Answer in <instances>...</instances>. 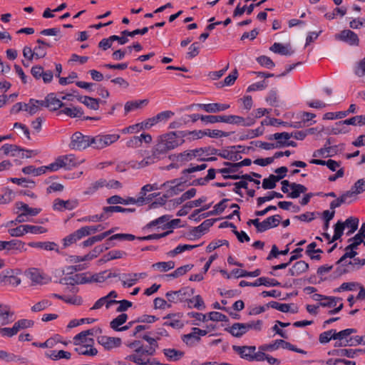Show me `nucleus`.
<instances>
[{"label":"nucleus","instance_id":"nucleus-1","mask_svg":"<svg viewBox=\"0 0 365 365\" xmlns=\"http://www.w3.org/2000/svg\"><path fill=\"white\" fill-rule=\"evenodd\" d=\"M183 143V140L178 138L175 132L166 133L160 137L157 144L154 146V155L159 158L168 151L173 150Z\"/></svg>","mask_w":365,"mask_h":365},{"label":"nucleus","instance_id":"nucleus-2","mask_svg":"<svg viewBox=\"0 0 365 365\" xmlns=\"http://www.w3.org/2000/svg\"><path fill=\"white\" fill-rule=\"evenodd\" d=\"M232 349L240 356L248 361H264V353L262 351L256 352L255 346H232Z\"/></svg>","mask_w":365,"mask_h":365},{"label":"nucleus","instance_id":"nucleus-3","mask_svg":"<svg viewBox=\"0 0 365 365\" xmlns=\"http://www.w3.org/2000/svg\"><path fill=\"white\" fill-rule=\"evenodd\" d=\"M80 162L74 155H66L58 157L55 161L51 163V171H57L61 168L71 170L79 165Z\"/></svg>","mask_w":365,"mask_h":365},{"label":"nucleus","instance_id":"nucleus-4","mask_svg":"<svg viewBox=\"0 0 365 365\" xmlns=\"http://www.w3.org/2000/svg\"><path fill=\"white\" fill-rule=\"evenodd\" d=\"M155 354L153 348H145L144 349H135L132 354L125 357V360L132 361L135 365H148V362L151 360L149 356Z\"/></svg>","mask_w":365,"mask_h":365},{"label":"nucleus","instance_id":"nucleus-5","mask_svg":"<svg viewBox=\"0 0 365 365\" xmlns=\"http://www.w3.org/2000/svg\"><path fill=\"white\" fill-rule=\"evenodd\" d=\"M194 294V289L189 287H183L178 291H170L165 294L166 299L170 303L178 304L183 302H187L188 298L192 296Z\"/></svg>","mask_w":365,"mask_h":365},{"label":"nucleus","instance_id":"nucleus-6","mask_svg":"<svg viewBox=\"0 0 365 365\" xmlns=\"http://www.w3.org/2000/svg\"><path fill=\"white\" fill-rule=\"evenodd\" d=\"M282 191L284 193H287V196L290 198H297L302 193H305L307 188L302 185L296 182H289L288 180H284L281 182Z\"/></svg>","mask_w":365,"mask_h":365},{"label":"nucleus","instance_id":"nucleus-7","mask_svg":"<svg viewBox=\"0 0 365 365\" xmlns=\"http://www.w3.org/2000/svg\"><path fill=\"white\" fill-rule=\"evenodd\" d=\"M91 137L83 135L80 132H76L71 136L69 147L73 150H85L91 146Z\"/></svg>","mask_w":365,"mask_h":365},{"label":"nucleus","instance_id":"nucleus-8","mask_svg":"<svg viewBox=\"0 0 365 365\" xmlns=\"http://www.w3.org/2000/svg\"><path fill=\"white\" fill-rule=\"evenodd\" d=\"M187 179L182 177L180 178L173 179L163 183L161 187H168V193L169 195H178L185 189V183Z\"/></svg>","mask_w":365,"mask_h":365},{"label":"nucleus","instance_id":"nucleus-9","mask_svg":"<svg viewBox=\"0 0 365 365\" xmlns=\"http://www.w3.org/2000/svg\"><path fill=\"white\" fill-rule=\"evenodd\" d=\"M203 153L202 148H196L193 150H187L182 153H178L175 156L176 163L180 165L192 161L195 158L200 156Z\"/></svg>","mask_w":365,"mask_h":365},{"label":"nucleus","instance_id":"nucleus-10","mask_svg":"<svg viewBox=\"0 0 365 365\" xmlns=\"http://www.w3.org/2000/svg\"><path fill=\"white\" fill-rule=\"evenodd\" d=\"M335 38L346 42L351 46H358L359 43V38L357 34L349 29H344L336 34Z\"/></svg>","mask_w":365,"mask_h":365},{"label":"nucleus","instance_id":"nucleus-11","mask_svg":"<svg viewBox=\"0 0 365 365\" xmlns=\"http://www.w3.org/2000/svg\"><path fill=\"white\" fill-rule=\"evenodd\" d=\"M78 201L77 200H63L60 198H56L53 202V209L59 212H63L66 210H72L77 207Z\"/></svg>","mask_w":365,"mask_h":365},{"label":"nucleus","instance_id":"nucleus-12","mask_svg":"<svg viewBox=\"0 0 365 365\" xmlns=\"http://www.w3.org/2000/svg\"><path fill=\"white\" fill-rule=\"evenodd\" d=\"M14 312L11 306L6 304H0V323L1 325H7L14 321Z\"/></svg>","mask_w":365,"mask_h":365},{"label":"nucleus","instance_id":"nucleus-13","mask_svg":"<svg viewBox=\"0 0 365 365\" xmlns=\"http://www.w3.org/2000/svg\"><path fill=\"white\" fill-rule=\"evenodd\" d=\"M16 250L20 252H25V243L18 240L11 241H0V250Z\"/></svg>","mask_w":365,"mask_h":365},{"label":"nucleus","instance_id":"nucleus-14","mask_svg":"<svg viewBox=\"0 0 365 365\" xmlns=\"http://www.w3.org/2000/svg\"><path fill=\"white\" fill-rule=\"evenodd\" d=\"M214 155H217L218 156L227 159L232 161H237L242 158L240 151L237 150L235 147H230V149L224 150L221 152L219 150L213 149V151L211 153Z\"/></svg>","mask_w":365,"mask_h":365},{"label":"nucleus","instance_id":"nucleus-15","mask_svg":"<svg viewBox=\"0 0 365 365\" xmlns=\"http://www.w3.org/2000/svg\"><path fill=\"white\" fill-rule=\"evenodd\" d=\"M88 272L75 274L71 276H66L61 279V282L68 285L86 284Z\"/></svg>","mask_w":365,"mask_h":365},{"label":"nucleus","instance_id":"nucleus-16","mask_svg":"<svg viewBox=\"0 0 365 365\" xmlns=\"http://www.w3.org/2000/svg\"><path fill=\"white\" fill-rule=\"evenodd\" d=\"M41 106L48 108L50 110H56L63 106L61 101L54 93H49L44 101H41Z\"/></svg>","mask_w":365,"mask_h":365},{"label":"nucleus","instance_id":"nucleus-17","mask_svg":"<svg viewBox=\"0 0 365 365\" xmlns=\"http://www.w3.org/2000/svg\"><path fill=\"white\" fill-rule=\"evenodd\" d=\"M150 143L152 141V136L148 133H142L139 136H133L126 142V146L130 148H137L142 145L143 142Z\"/></svg>","mask_w":365,"mask_h":365},{"label":"nucleus","instance_id":"nucleus-18","mask_svg":"<svg viewBox=\"0 0 365 365\" xmlns=\"http://www.w3.org/2000/svg\"><path fill=\"white\" fill-rule=\"evenodd\" d=\"M282 217L279 215L271 216L259 222V231L258 232H263L270 228L276 227L279 225Z\"/></svg>","mask_w":365,"mask_h":365},{"label":"nucleus","instance_id":"nucleus-19","mask_svg":"<svg viewBox=\"0 0 365 365\" xmlns=\"http://www.w3.org/2000/svg\"><path fill=\"white\" fill-rule=\"evenodd\" d=\"M255 122V118L250 117L244 118L243 117L235 115H226V123L229 124H235L247 127L253 125Z\"/></svg>","mask_w":365,"mask_h":365},{"label":"nucleus","instance_id":"nucleus-20","mask_svg":"<svg viewBox=\"0 0 365 365\" xmlns=\"http://www.w3.org/2000/svg\"><path fill=\"white\" fill-rule=\"evenodd\" d=\"M98 342L106 349L109 350L120 346L121 344V339L118 337L101 336L98 337Z\"/></svg>","mask_w":365,"mask_h":365},{"label":"nucleus","instance_id":"nucleus-21","mask_svg":"<svg viewBox=\"0 0 365 365\" xmlns=\"http://www.w3.org/2000/svg\"><path fill=\"white\" fill-rule=\"evenodd\" d=\"M26 276L31 281L33 285L44 283V277L39 269L31 268L25 272Z\"/></svg>","mask_w":365,"mask_h":365},{"label":"nucleus","instance_id":"nucleus-22","mask_svg":"<svg viewBox=\"0 0 365 365\" xmlns=\"http://www.w3.org/2000/svg\"><path fill=\"white\" fill-rule=\"evenodd\" d=\"M180 314H169L164 317V319H167V321L163 323V325L174 329H180L184 325L180 319Z\"/></svg>","mask_w":365,"mask_h":365},{"label":"nucleus","instance_id":"nucleus-23","mask_svg":"<svg viewBox=\"0 0 365 365\" xmlns=\"http://www.w3.org/2000/svg\"><path fill=\"white\" fill-rule=\"evenodd\" d=\"M309 269V264L304 261L300 260L295 262L289 269V274L291 276L297 277L306 272Z\"/></svg>","mask_w":365,"mask_h":365},{"label":"nucleus","instance_id":"nucleus-24","mask_svg":"<svg viewBox=\"0 0 365 365\" xmlns=\"http://www.w3.org/2000/svg\"><path fill=\"white\" fill-rule=\"evenodd\" d=\"M269 49L275 53L284 56H291L294 53V50L291 48L290 45L284 46L280 43H274Z\"/></svg>","mask_w":365,"mask_h":365},{"label":"nucleus","instance_id":"nucleus-25","mask_svg":"<svg viewBox=\"0 0 365 365\" xmlns=\"http://www.w3.org/2000/svg\"><path fill=\"white\" fill-rule=\"evenodd\" d=\"M292 138V135H289V133L282 132V133H276L272 135H270L268 139L269 140H276L277 143L274 145H278V148H282L285 146V143L287 140H289Z\"/></svg>","mask_w":365,"mask_h":365},{"label":"nucleus","instance_id":"nucleus-26","mask_svg":"<svg viewBox=\"0 0 365 365\" xmlns=\"http://www.w3.org/2000/svg\"><path fill=\"white\" fill-rule=\"evenodd\" d=\"M226 330L235 337L240 338L247 333L244 323H235Z\"/></svg>","mask_w":365,"mask_h":365},{"label":"nucleus","instance_id":"nucleus-27","mask_svg":"<svg viewBox=\"0 0 365 365\" xmlns=\"http://www.w3.org/2000/svg\"><path fill=\"white\" fill-rule=\"evenodd\" d=\"M148 103V101L147 99L128 101L125 103L124 106L125 114L126 115L131 111L139 109L142 107L143 105H147Z\"/></svg>","mask_w":365,"mask_h":365},{"label":"nucleus","instance_id":"nucleus-28","mask_svg":"<svg viewBox=\"0 0 365 365\" xmlns=\"http://www.w3.org/2000/svg\"><path fill=\"white\" fill-rule=\"evenodd\" d=\"M78 346L75 348V351L78 354L86 356H96L98 354V350L90 344H78Z\"/></svg>","mask_w":365,"mask_h":365},{"label":"nucleus","instance_id":"nucleus-29","mask_svg":"<svg viewBox=\"0 0 365 365\" xmlns=\"http://www.w3.org/2000/svg\"><path fill=\"white\" fill-rule=\"evenodd\" d=\"M21 151H24V150L13 144L6 143L0 148V153L1 152L5 155L16 156Z\"/></svg>","mask_w":365,"mask_h":365},{"label":"nucleus","instance_id":"nucleus-30","mask_svg":"<svg viewBox=\"0 0 365 365\" xmlns=\"http://www.w3.org/2000/svg\"><path fill=\"white\" fill-rule=\"evenodd\" d=\"M104 214H106V220L110 217L113 212H134L135 209L124 208L118 205L104 207L103 208Z\"/></svg>","mask_w":365,"mask_h":365},{"label":"nucleus","instance_id":"nucleus-31","mask_svg":"<svg viewBox=\"0 0 365 365\" xmlns=\"http://www.w3.org/2000/svg\"><path fill=\"white\" fill-rule=\"evenodd\" d=\"M78 101L83 103L88 108L93 110H98L99 108V100L88 97V96H79L77 98Z\"/></svg>","mask_w":365,"mask_h":365},{"label":"nucleus","instance_id":"nucleus-32","mask_svg":"<svg viewBox=\"0 0 365 365\" xmlns=\"http://www.w3.org/2000/svg\"><path fill=\"white\" fill-rule=\"evenodd\" d=\"M283 178V175H270L269 178H264L262 181V187L264 190L273 189L276 187V182Z\"/></svg>","mask_w":365,"mask_h":365},{"label":"nucleus","instance_id":"nucleus-33","mask_svg":"<svg viewBox=\"0 0 365 365\" xmlns=\"http://www.w3.org/2000/svg\"><path fill=\"white\" fill-rule=\"evenodd\" d=\"M228 201V199H223L219 203L216 204L214 206V209L208 212L202 214L201 216L202 218H205L211 215H217L222 213L226 208L225 202Z\"/></svg>","mask_w":365,"mask_h":365},{"label":"nucleus","instance_id":"nucleus-34","mask_svg":"<svg viewBox=\"0 0 365 365\" xmlns=\"http://www.w3.org/2000/svg\"><path fill=\"white\" fill-rule=\"evenodd\" d=\"M365 264V259H360L359 258H354V261H349L347 264H345L344 267H339L337 268V272L339 274H343L346 272H349L350 270L349 269V266L358 265L359 267H362Z\"/></svg>","mask_w":365,"mask_h":365},{"label":"nucleus","instance_id":"nucleus-35","mask_svg":"<svg viewBox=\"0 0 365 365\" xmlns=\"http://www.w3.org/2000/svg\"><path fill=\"white\" fill-rule=\"evenodd\" d=\"M175 264L173 261L168 262H159L152 264L153 269L158 270L161 272H165L175 267Z\"/></svg>","mask_w":365,"mask_h":365},{"label":"nucleus","instance_id":"nucleus-36","mask_svg":"<svg viewBox=\"0 0 365 365\" xmlns=\"http://www.w3.org/2000/svg\"><path fill=\"white\" fill-rule=\"evenodd\" d=\"M331 133L334 135L345 134L350 131V128L344 120L336 122L331 128Z\"/></svg>","mask_w":365,"mask_h":365},{"label":"nucleus","instance_id":"nucleus-37","mask_svg":"<svg viewBox=\"0 0 365 365\" xmlns=\"http://www.w3.org/2000/svg\"><path fill=\"white\" fill-rule=\"evenodd\" d=\"M187 307L189 308H196L202 310L205 308V305L202 298L200 295H196L192 299H189L187 301Z\"/></svg>","mask_w":365,"mask_h":365},{"label":"nucleus","instance_id":"nucleus-38","mask_svg":"<svg viewBox=\"0 0 365 365\" xmlns=\"http://www.w3.org/2000/svg\"><path fill=\"white\" fill-rule=\"evenodd\" d=\"M182 340L187 346H192L200 341V337L196 334L195 331L192 330L191 333L184 334L182 336Z\"/></svg>","mask_w":365,"mask_h":365},{"label":"nucleus","instance_id":"nucleus-39","mask_svg":"<svg viewBox=\"0 0 365 365\" xmlns=\"http://www.w3.org/2000/svg\"><path fill=\"white\" fill-rule=\"evenodd\" d=\"M11 182L18 185H21L24 187L34 188L35 187V182L32 180L26 178H11L9 179Z\"/></svg>","mask_w":365,"mask_h":365},{"label":"nucleus","instance_id":"nucleus-40","mask_svg":"<svg viewBox=\"0 0 365 365\" xmlns=\"http://www.w3.org/2000/svg\"><path fill=\"white\" fill-rule=\"evenodd\" d=\"M18 209L22 211L26 217L27 215L36 216L41 212V208H32L24 202H20V207H19Z\"/></svg>","mask_w":365,"mask_h":365},{"label":"nucleus","instance_id":"nucleus-41","mask_svg":"<svg viewBox=\"0 0 365 365\" xmlns=\"http://www.w3.org/2000/svg\"><path fill=\"white\" fill-rule=\"evenodd\" d=\"M59 113H63L71 118H81L82 117L83 112V110L77 107L73 108H65L61 110Z\"/></svg>","mask_w":365,"mask_h":365},{"label":"nucleus","instance_id":"nucleus-42","mask_svg":"<svg viewBox=\"0 0 365 365\" xmlns=\"http://www.w3.org/2000/svg\"><path fill=\"white\" fill-rule=\"evenodd\" d=\"M106 180L104 179H100L95 182L92 183L86 191H84V195H92L95 192H96L99 188L103 187H106Z\"/></svg>","mask_w":365,"mask_h":365},{"label":"nucleus","instance_id":"nucleus-43","mask_svg":"<svg viewBox=\"0 0 365 365\" xmlns=\"http://www.w3.org/2000/svg\"><path fill=\"white\" fill-rule=\"evenodd\" d=\"M254 285H264L266 287H277L280 283L274 279H269L267 277H259L255 282Z\"/></svg>","mask_w":365,"mask_h":365},{"label":"nucleus","instance_id":"nucleus-44","mask_svg":"<svg viewBox=\"0 0 365 365\" xmlns=\"http://www.w3.org/2000/svg\"><path fill=\"white\" fill-rule=\"evenodd\" d=\"M108 272V270H106L94 274H91L88 272V275H87L86 277L88 279L87 283L105 282L106 280V274H107Z\"/></svg>","mask_w":365,"mask_h":365},{"label":"nucleus","instance_id":"nucleus-45","mask_svg":"<svg viewBox=\"0 0 365 365\" xmlns=\"http://www.w3.org/2000/svg\"><path fill=\"white\" fill-rule=\"evenodd\" d=\"M14 325L18 333L22 329L32 327L34 325V322L31 319H22L16 322Z\"/></svg>","mask_w":365,"mask_h":365},{"label":"nucleus","instance_id":"nucleus-46","mask_svg":"<svg viewBox=\"0 0 365 365\" xmlns=\"http://www.w3.org/2000/svg\"><path fill=\"white\" fill-rule=\"evenodd\" d=\"M344 229H345L344 223H343V222H341V221H338L334 225V235H333L331 240H330V242H329L331 243V242L340 239L344 233Z\"/></svg>","mask_w":365,"mask_h":365},{"label":"nucleus","instance_id":"nucleus-47","mask_svg":"<svg viewBox=\"0 0 365 365\" xmlns=\"http://www.w3.org/2000/svg\"><path fill=\"white\" fill-rule=\"evenodd\" d=\"M52 305L51 302L48 299H43L38 302L36 303L31 308L33 312H38L46 309L48 307Z\"/></svg>","mask_w":365,"mask_h":365},{"label":"nucleus","instance_id":"nucleus-48","mask_svg":"<svg viewBox=\"0 0 365 365\" xmlns=\"http://www.w3.org/2000/svg\"><path fill=\"white\" fill-rule=\"evenodd\" d=\"M29 245L31 247H36L43 249L45 250H53L57 246L55 242H30Z\"/></svg>","mask_w":365,"mask_h":365},{"label":"nucleus","instance_id":"nucleus-49","mask_svg":"<svg viewBox=\"0 0 365 365\" xmlns=\"http://www.w3.org/2000/svg\"><path fill=\"white\" fill-rule=\"evenodd\" d=\"M128 315L126 314H120L116 318L113 319L110 323V327L113 330L118 329L119 327L123 325L127 321Z\"/></svg>","mask_w":365,"mask_h":365},{"label":"nucleus","instance_id":"nucleus-50","mask_svg":"<svg viewBox=\"0 0 365 365\" xmlns=\"http://www.w3.org/2000/svg\"><path fill=\"white\" fill-rule=\"evenodd\" d=\"M202 121L206 124H213L219 122L226 123V115H205V118H202Z\"/></svg>","mask_w":365,"mask_h":365},{"label":"nucleus","instance_id":"nucleus-51","mask_svg":"<svg viewBox=\"0 0 365 365\" xmlns=\"http://www.w3.org/2000/svg\"><path fill=\"white\" fill-rule=\"evenodd\" d=\"M266 307H267V308L271 307V308L275 309L277 310H279V311H280L282 312H284V313L290 311L289 304H282V303H279L275 301H272V302H269V303H267L266 304Z\"/></svg>","mask_w":365,"mask_h":365},{"label":"nucleus","instance_id":"nucleus-52","mask_svg":"<svg viewBox=\"0 0 365 365\" xmlns=\"http://www.w3.org/2000/svg\"><path fill=\"white\" fill-rule=\"evenodd\" d=\"M356 352H361V349H337L334 350L331 354L340 356L354 358Z\"/></svg>","mask_w":365,"mask_h":365},{"label":"nucleus","instance_id":"nucleus-53","mask_svg":"<svg viewBox=\"0 0 365 365\" xmlns=\"http://www.w3.org/2000/svg\"><path fill=\"white\" fill-rule=\"evenodd\" d=\"M357 255V252L355 250L348 249V246L345 248V253L341 256V257L336 262L337 264H341L342 267H344V264H346V259L347 258H354Z\"/></svg>","mask_w":365,"mask_h":365},{"label":"nucleus","instance_id":"nucleus-54","mask_svg":"<svg viewBox=\"0 0 365 365\" xmlns=\"http://www.w3.org/2000/svg\"><path fill=\"white\" fill-rule=\"evenodd\" d=\"M213 225V220L212 219H208L205 220L202 223H201L198 227H195L193 232H198L197 236H200L202 234L205 232L209 230L210 227Z\"/></svg>","mask_w":365,"mask_h":365},{"label":"nucleus","instance_id":"nucleus-55","mask_svg":"<svg viewBox=\"0 0 365 365\" xmlns=\"http://www.w3.org/2000/svg\"><path fill=\"white\" fill-rule=\"evenodd\" d=\"M46 356L52 360H58L59 359H69L71 354L68 351L60 350L58 351H53L51 354H46Z\"/></svg>","mask_w":365,"mask_h":365},{"label":"nucleus","instance_id":"nucleus-56","mask_svg":"<svg viewBox=\"0 0 365 365\" xmlns=\"http://www.w3.org/2000/svg\"><path fill=\"white\" fill-rule=\"evenodd\" d=\"M356 330L354 329H346L339 332H336V330L334 331V339H348L347 337L349 336L351 334L356 333Z\"/></svg>","mask_w":365,"mask_h":365},{"label":"nucleus","instance_id":"nucleus-57","mask_svg":"<svg viewBox=\"0 0 365 365\" xmlns=\"http://www.w3.org/2000/svg\"><path fill=\"white\" fill-rule=\"evenodd\" d=\"M164 354L169 358L170 359L173 360H178L182 356H183L184 353L180 351H178L175 349H165L163 350Z\"/></svg>","mask_w":365,"mask_h":365},{"label":"nucleus","instance_id":"nucleus-58","mask_svg":"<svg viewBox=\"0 0 365 365\" xmlns=\"http://www.w3.org/2000/svg\"><path fill=\"white\" fill-rule=\"evenodd\" d=\"M123 276L126 278L125 280L122 281L123 287H130L133 286L138 280V274L137 273L123 274Z\"/></svg>","mask_w":365,"mask_h":365},{"label":"nucleus","instance_id":"nucleus-59","mask_svg":"<svg viewBox=\"0 0 365 365\" xmlns=\"http://www.w3.org/2000/svg\"><path fill=\"white\" fill-rule=\"evenodd\" d=\"M197 106L207 113H215L219 112L217 103L207 104L199 103Z\"/></svg>","mask_w":365,"mask_h":365},{"label":"nucleus","instance_id":"nucleus-60","mask_svg":"<svg viewBox=\"0 0 365 365\" xmlns=\"http://www.w3.org/2000/svg\"><path fill=\"white\" fill-rule=\"evenodd\" d=\"M207 168L206 163H202L200 165H194L191 164L188 168H186L182 171V174L186 176L187 174H191L195 172L201 171Z\"/></svg>","mask_w":365,"mask_h":365},{"label":"nucleus","instance_id":"nucleus-61","mask_svg":"<svg viewBox=\"0 0 365 365\" xmlns=\"http://www.w3.org/2000/svg\"><path fill=\"white\" fill-rule=\"evenodd\" d=\"M125 255H126V253L123 251L111 250L105 255L106 259H104V261L106 262V261H110V260H113V259H120V258L125 257Z\"/></svg>","mask_w":365,"mask_h":365},{"label":"nucleus","instance_id":"nucleus-62","mask_svg":"<svg viewBox=\"0 0 365 365\" xmlns=\"http://www.w3.org/2000/svg\"><path fill=\"white\" fill-rule=\"evenodd\" d=\"M40 106H41V101L31 99L29 101V106H26L25 110L32 115L38 112Z\"/></svg>","mask_w":365,"mask_h":365},{"label":"nucleus","instance_id":"nucleus-63","mask_svg":"<svg viewBox=\"0 0 365 365\" xmlns=\"http://www.w3.org/2000/svg\"><path fill=\"white\" fill-rule=\"evenodd\" d=\"M154 308L159 309H165L171 307L170 303L167 299H164L161 297H157L153 301Z\"/></svg>","mask_w":365,"mask_h":365},{"label":"nucleus","instance_id":"nucleus-64","mask_svg":"<svg viewBox=\"0 0 365 365\" xmlns=\"http://www.w3.org/2000/svg\"><path fill=\"white\" fill-rule=\"evenodd\" d=\"M91 147L95 149H103L106 148L102 135L91 137Z\"/></svg>","mask_w":365,"mask_h":365}]
</instances>
